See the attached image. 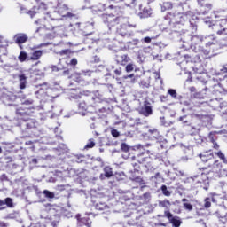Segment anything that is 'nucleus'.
Here are the masks:
<instances>
[{
  "label": "nucleus",
  "instance_id": "nucleus-1",
  "mask_svg": "<svg viewBox=\"0 0 227 227\" xmlns=\"http://www.w3.org/2000/svg\"><path fill=\"white\" fill-rule=\"evenodd\" d=\"M132 160H134L132 166L137 172L141 170V166L145 168L147 171L153 168V159L146 153H141L137 156H133Z\"/></svg>",
  "mask_w": 227,
  "mask_h": 227
},
{
  "label": "nucleus",
  "instance_id": "nucleus-2",
  "mask_svg": "<svg viewBox=\"0 0 227 227\" xmlns=\"http://www.w3.org/2000/svg\"><path fill=\"white\" fill-rule=\"evenodd\" d=\"M214 38L212 35H208L207 37L202 38L199 35H193L192 37V49L196 52H201L203 51V45L206 47H210V45H214Z\"/></svg>",
  "mask_w": 227,
  "mask_h": 227
},
{
  "label": "nucleus",
  "instance_id": "nucleus-3",
  "mask_svg": "<svg viewBox=\"0 0 227 227\" xmlns=\"http://www.w3.org/2000/svg\"><path fill=\"white\" fill-rule=\"evenodd\" d=\"M179 121H182L184 127H198L201 121H203V114H188L186 115L179 117Z\"/></svg>",
  "mask_w": 227,
  "mask_h": 227
},
{
  "label": "nucleus",
  "instance_id": "nucleus-4",
  "mask_svg": "<svg viewBox=\"0 0 227 227\" xmlns=\"http://www.w3.org/2000/svg\"><path fill=\"white\" fill-rule=\"evenodd\" d=\"M210 29L218 36L227 35V17L209 25Z\"/></svg>",
  "mask_w": 227,
  "mask_h": 227
},
{
  "label": "nucleus",
  "instance_id": "nucleus-5",
  "mask_svg": "<svg viewBox=\"0 0 227 227\" xmlns=\"http://www.w3.org/2000/svg\"><path fill=\"white\" fill-rule=\"evenodd\" d=\"M202 172L201 175H208L209 173H215V175H221V171H223V164L218 161V160L209 163L207 167H204L201 168Z\"/></svg>",
  "mask_w": 227,
  "mask_h": 227
},
{
  "label": "nucleus",
  "instance_id": "nucleus-6",
  "mask_svg": "<svg viewBox=\"0 0 227 227\" xmlns=\"http://www.w3.org/2000/svg\"><path fill=\"white\" fill-rule=\"evenodd\" d=\"M166 19H170V22H173L174 24H182L183 22L189 20V16L185 12L176 15L169 12L167 14Z\"/></svg>",
  "mask_w": 227,
  "mask_h": 227
},
{
  "label": "nucleus",
  "instance_id": "nucleus-7",
  "mask_svg": "<svg viewBox=\"0 0 227 227\" xmlns=\"http://www.w3.org/2000/svg\"><path fill=\"white\" fill-rule=\"evenodd\" d=\"M200 159L204 162V164L210 165L211 162L215 161L214 152L212 150L205 151L199 154Z\"/></svg>",
  "mask_w": 227,
  "mask_h": 227
},
{
  "label": "nucleus",
  "instance_id": "nucleus-8",
  "mask_svg": "<svg viewBox=\"0 0 227 227\" xmlns=\"http://www.w3.org/2000/svg\"><path fill=\"white\" fill-rule=\"evenodd\" d=\"M138 113L146 118H148V116H152V114H153L152 104H150L148 101H145L144 105L138 108Z\"/></svg>",
  "mask_w": 227,
  "mask_h": 227
},
{
  "label": "nucleus",
  "instance_id": "nucleus-9",
  "mask_svg": "<svg viewBox=\"0 0 227 227\" xmlns=\"http://www.w3.org/2000/svg\"><path fill=\"white\" fill-rule=\"evenodd\" d=\"M101 19L108 27H114L116 26V18L113 14H102Z\"/></svg>",
  "mask_w": 227,
  "mask_h": 227
},
{
  "label": "nucleus",
  "instance_id": "nucleus-10",
  "mask_svg": "<svg viewBox=\"0 0 227 227\" xmlns=\"http://www.w3.org/2000/svg\"><path fill=\"white\" fill-rule=\"evenodd\" d=\"M55 27L56 24L54 23V20H44L43 21V27H39L36 30V33H40L41 29H45V31H54Z\"/></svg>",
  "mask_w": 227,
  "mask_h": 227
},
{
  "label": "nucleus",
  "instance_id": "nucleus-11",
  "mask_svg": "<svg viewBox=\"0 0 227 227\" xmlns=\"http://www.w3.org/2000/svg\"><path fill=\"white\" fill-rule=\"evenodd\" d=\"M108 10H111L114 17H120L125 13V7L123 5H108Z\"/></svg>",
  "mask_w": 227,
  "mask_h": 227
},
{
  "label": "nucleus",
  "instance_id": "nucleus-12",
  "mask_svg": "<svg viewBox=\"0 0 227 227\" xmlns=\"http://www.w3.org/2000/svg\"><path fill=\"white\" fill-rule=\"evenodd\" d=\"M74 81L78 82V84L84 86L88 84V74L84 73H77L74 74Z\"/></svg>",
  "mask_w": 227,
  "mask_h": 227
},
{
  "label": "nucleus",
  "instance_id": "nucleus-13",
  "mask_svg": "<svg viewBox=\"0 0 227 227\" xmlns=\"http://www.w3.org/2000/svg\"><path fill=\"white\" fill-rule=\"evenodd\" d=\"M104 173L99 175V180H106V178H111L114 176V173L113 172V168L110 166H106L103 168Z\"/></svg>",
  "mask_w": 227,
  "mask_h": 227
},
{
  "label": "nucleus",
  "instance_id": "nucleus-14",
  "mask_svg": "<svg viewBox=\"0 0 227 227\" xmlns=\"http://www.w3.org/2000/svg\"><path fill=\"white\" fill-rule=\"evenodd\" d=\"M115 60L118 65H122L123 67H125V65H127V63L130 61V58L127 54L118 53L115 56Z\"/></svg>",
  "mask_w": 227,
  "mask_h": 227
},
{
  "label": "nucleus",
  "instance_id": "nucleus-15",
  "mask_svg": "<svg viewBox=\"0 0 227 227\" xmlns=\"http://www.w3.org/2000/svg\"><path fill=\"white\" fill-rule=\"evenodd\" d=\"M184 59L186 63H201V59L200 58V55L194 53V54H186L184 55Z\"/></svg>",
  "mask_w": 227,
  "mask_h": 227
},
{
  "label": "nucleus",
  "instance_id": "nucleus-16",
  "mask_svg": "<svg viewBox=\"0 0 227 227\" xmlns=\"http://www.w3.org/2000/svg\"><path fill=\"white\" fill-rule=\"evenodd\" d=\"M14 42L18 45H20V49H22V43H26L27 42V35L26 34H17L14 36Z\"/></svg>",
  "mask_w": 227,
  "mask_h": 227
},
{
  "label": "nucleus",
  "instance_id": "nucleus-17",
  "mask_svg": "<svg viewBox=\"0 0 227 227\" xmlns=\"http://www.w3.org/2000/svg\"><path fill=\"white\" fill-rule=\"evenodd\" d=\"M211 197H207L205 200H204V208H210L212 207V202L213 203H215V198L214 196H215V193H211L210 194Z\"/></svg>",
  "mask_w": 227,
  "mask_h": 227
},
{
  "label": "nucleus",
  "instance_id": "nucleus-18",
  "mask_svg": "<svg viewBox=\"0 0 227 227\" xmlns=\"http://www.w3.org/2000/svg\"><path fill=\"white\" fill-rule=\"evenodd\" d=\"M19 81L20 90H26V84H27V77H26V74H20Z\"/></svg>",
  "mask_w": 227,
  "mask_h": 227
},
{
  "label": "nucleus",
  "instance_id": "nucleus-19",
  "mask_svg": "<svg viewBox=\"0 0 227 227\" xmlns=\"http://www.w3.org/2000/svg\"><path fill=\"white\" fill-rule=\"evenodd\" d=\"M42 54H43V51L41 50H36L35 51L32 52V55L30 57V59L32 61H36L38 59H40V58H42Z\"/></svg>",
  "mask_w": 227,
  "mask_h": 227
},
{
  "label": "nucleus",
  "instance_id": "nucleus-20",
  "mask_svg": "<svg viewBox=\"0 0 227 227\" xmlns=\"http://www.w3.org/2000/svg\"><path fill=\"white\" fill-rule=\"evenodd\" d=\"M152 15V10L145 7L142 12L139 13L140 19H148Z\"/></svg>",
  "mask_w": 227,
  "mask_h": 227
},
{
  "label": "nucleus",
  "instance_id": "nucleus-21",
  "mask_svg": "<svg viewBox=\"0 0 227 227\" xmlns=\"http://www.w3.org/2000/svg\"><path fill=\"white\" fill-rule=\"evenodd\" d=\"M16 114L17 116H20L21 118H26L29 116V114H27V111L26 108L19 107L16 109Z\"/></svg>",
  "mask_w": 227,
  "mask_h": 227
},
{
  "label": "nucleus",
  "instance_id": "nucleus-22",
  "mask_svg": "<svg viewBox=\"0 0 227 227\" xmlns=\"http://www.w3.org/2000/svg\"><path fill=\"white\" fill-rule=\"evenodd\" d=\"M59 56H66L67 58H71L72 54H74V51L70 49L62 50L58 52Z\"/></svg>",
  "mask_w": 227,
  "mask_h": 227
},
{
  "label": "nucleus",
  "instance_id": "nucleus-23",
  "mask_svg": "<svg viewBox=\"0 0 227 227\" xmlns=\"http://www.w3.org/2000/svg\"><path fill=\"white\" fill-rule=\"evenodd\" d=\"M169 223L174 227H180V224H182V221H180V217L178 216H174Z\"/></svg>",
  "mask_w": 227,
  "mask_h": 227
},
{
  "label": "nucleus",
  "instance_id": "nucleus-24",
  "mask_svg": "<svg viewBox=\"0 0 227 227\" xmlns=\"http://www.w3.org/2000/svg\"><path fill=\"white\" fill-rule=\"evenodd\" d=\"M118 33L121 36H128V35H129V31H127V26H121L120 29H118Z\"/></svg>",
  "mask_w": 227,
  "mask_h": 227
},
{
  "label": "nucleus",
  "instance_id": "nucleus-25",
  "mask_svg": "<svg viewBox=\"0 0 227 227\" xmlns=\"http://www.w3.org/2000/svg\"><path fill=\"white\" fill-rule=\"evenodd\" d=\"M215 155H216L220 160H223V162H227L226 155H224L223 151L218 150L217 152H215Z\"/></svg>",
  "mask_w": 227,
  "mask_h": 227
},
{
  "label": "nucleus",
  "instance_id": "nucleus-26",
  "mask_svg": "<svg viewBox=\"0 0 227 227\" xmlns=\"http://www.w3.org/2000/svg\"><path fill=\"white\" fill-rule=\"evenodd\" d=\"M96 210H107L108 207L106 205V202H98L95 205Z\"/></svg>",
  "mask_w": 227,
  "mask_h": 227
},
{
  "label": "nucleus",
  "instance_id": "nucleus-27",
  "mask_svg": "<svg viewBox=\"0 0 227 227\" xmlns=\"http://www.w3.org/2000/svg\"><path fill=\"white\" fill-rule=\"evenodd\" d=\"M131 182H135L136 184H139V185H144L145 180L141 176H132L130 177Z\"/></svg>",
  "mask_w": 227,
  "mask_h": 227
},
{
  "label": "nucleus",
  "instance_id": "nucleus-28",
  "mask_svg": "<svg viewBox=\"0 0 227 227\" xmlns=\"http://www.w3.org/2000/svg\"><path fill=\"white\" fill-rule=\"evenodd\" d=\"M159 207H161L162 208H168V207H171V202L168 200H160Z\"/></svg>",
  "mask_w": 227,
  "mask_h": 227
},
{
  "label": "nucleus",
  "instance_id": "nucleus-29",
  "mask_svg": "<svg viewBox=\"0 0 227 227\" xmlns=\"http://www.w3.org/2000/svg\"><path fill=\"white\" fill-rule=\"evenodd\" d=\"M81 223H82V224H84L87 227H91V219H90V217H83L81 218Z\"/></svg>",
  "mask_w": 227,
  "mask_h": 227
},
{
  "label": "nucleus",
  "instance_id": "nucleus-30",
  "mask_svg": "<svg viewBox=\"0 0 227 227\" xmlns=\"http://www.w3.org/2000/svg\"><path fill=\"white\" fill-rule=\"evenodd\" d=\"M19 61H20V63H24V61H26V59H27V53L24 52V51H20L19 57H18Z\"/></svg>",
  "mask_w": 227,
  "mask_h": 227
},
{
  "label": "nucleus",
  "instance_id": "nucleus-31",
  "mask_svg": "<svg viewBox=\"0 0 227 227\" xmlns=\"http://www.w3.org/2000/svg\"><path fill=\"white\" fill-rule=\"evenodd\" d=\"M4 205H6L9 208H13V200L10 197L6 198L4 200Z\"/></svg>",
  "mask_w": 227,
  "mask_h": 227
},
{
  "label": "nucleus",
  "instance_id": "nucleus-32",
  "mask_svg": "<svg viewBox=\"0 0 227 227\" xmlns=\"http://www.w3.org/2000/svg\"><path fill=\"white\" fill-rule=\"evenodd\" d=\"M25 121H27L26 123V127L27 129H33V127H35V121L29 118L27 119H23Z\"/></svg>",
  "mask_w": 227,
  "mask_h": 227
},
{
  "label": "nucleus",
  "instance_id": "nucleus-33",
  "mask_svg": "<svg viewBox=\"0 0 227 227\" xmlns=\"http://www.w3.org/2000/svg\"><path fill=\"white\" fill-rule=\"evenodd\" d=\"M160 189L164 196H171V192L168 190V186H166V184L161 185Z\"/></svg>",
  "mask_w": 227,
  "mask_h": 227
},
{
  "label": "nucleus",
  "instance_id": "nucleus-34",
  "mask_svg": "<svg viewBox=\"0 0 227 227\" xmlns=\"http://www.w3.org/2000/svg\"><path fill=\"white\" fill-rule=\"evenodd\" d=\"M208 139L210 141V143H215L218 139L217 135H215V133L210 132L208 134Z\"/></svg>",
  "mask_w": 227,
  "mask_h": 227
},
{
  "label": "nucleus",
  "instance_id": "nucleus-35",
  "mask_svg": "<svg viewBox=\"0 0 227 227\" xmlns=\"http://www.w3.org/2000/svg\"><path fill=\"white\" fill-rule=\"evenodd\" d=\"M43 194H44L45 198H49L50 200H52L54 198V192L49 190H44L43 192Z\"/></svg>",
  "mask_w": 227,
  "mask_h": 227
},
{
  "label": "nucleus",
  "instance_id": "nucleus-36",
  "mask_svg": "<svg viewBox=\"0 0 227 227\" xmlns=\"http://www.w3.org/2000/svg\"><path fill=\"white\" fill-rule=\"evenodd\" d=\"M163 217H166L167 219H168L169 223L170 221L175 217L173 216V214H171V212L169 210H165L164 211V215Z\"/></svg>",
  "mask_w": 227,
  "mask_h": 227
},
{
  "label": "nucleus",
  "instance_id": "nucleus-37",
  "mask_svg": "<svg viewBox=\"0 0 227 227\" xmlns=\"http://www.w3.org/2000/svg\"><path fill=\"white\" fill-rule=\"evenodd\" d=\"M125 0H109V6H120V3H123Z\"/></svg>",
  "mask_w": 227,
  "mask_h": 227
},
{
  "label": "nucleus",
  "instance_id": "nucleus-38",
  "mask_svg": "<svg viewBox=\"0 0 227 227\" xmlns=\"http://www.w3.org/2000/svg\"><path fill=\"white\" fill-rule=\"evenodd\" d=\"M183 207L184 208H185V210H188L189 212L192 211L193 207L192 206L191 203H183Z\"/></svg>",
  "mask_w": 227,
  "mask_h": 227
},
{
  "label": "nucleus",
  "instance_id": "nucleus-39",
  "mask_svg": "<svg viewBox=\"0 0 227 227\" xmlns=\"http://www.w3.org/2000/svg\"><path fill=\"white\" fill-rule=\"evenodd\" d=\"M95 146V141L93 138L90 139L87 145H85V148H93Z\"/></svg>",
  "mask_w": 227,
  "mask_h": 227
},
{
  "label": "nucleus",
  "instance_id": "nucleus-40",
  "mask_svg": "<svg viewBox=\"0 0 227 227\" xmlns=\"http://www.w3.org/2000/svg\"><path fill=\"white\" fill-rule=\"evenodd\" d=\"M168 95L172 97L173 98H176V90L175 89H169L168 90Z\"/></svg>",
  "mask_w": 227,
  "mask_h": 227
},
{
  "label": "nucleus",
  "instance_id": "nucleus-41",
  "mask_svg": "<svg viewBox=\"0 0 227 227\" xmlns=\"http://www.w3.org/2000/svg\"><path fill=\"white\" fill-rule=\"evenodd\" d=\"M111 134L113 137H120V131L117 129H112Z\"/></svg>",
  "mask_w": 227,
  "mask_h": 227
},
{
  "label": "nucleus",
  "instance_id": "nucleus-42",
  "mask_svg": "<svg viewBox=\"0 0 227 227\" xmlns=\"http://www.w3.org/2000/svg\"><path fill=\"white\" fill-rule=\"evenodd\" d=\"M34 102L35 101L33 99H27L23 101L22 104L23 106H33Z\"/></svg>",
  "mask_w": 227,
  "mask_h": 227
},
{
  "label": "nucleus",
  "instance_id": "nucleus-43",
  "mask_svg": "<svg viewBox=\"0 0 227 227\" xmlns=\"http://www.w3.org/2000/svg\"><path fill=\"white\" fill-rule=\"evenodd\" d=\"M134 71V65L132 64H128L126 66V72H133Z\"/></svg>",
  "mask_w": 227,
  "mask_h": 227
},
{
  "label": "nucleus",
  "instance_id": "nucleus-44",
  "mask_svg": "<svg viewBox=\"0 0 227 227\" xmlns=\"http://www.w3.org/2000/svg\"><path fill=\"white\" fill-rule=\"evenodd\" d=\"M219 74H224L223 77H226V74H227V66H223L221 70H220V73Z\"/></svg>",
  "mask_w": 227,
  "mask_h": 227
},
{
  "label": "nucleus",
  "instance_id": "nucleus-45",
  "mask_svg": "<svg viewBox=\"0 0 227 227\" xmlns=\"http://www.w3.org/2000/svg\"><path fill=\"white\" fill-rule=\"evenodd\" d=\"M215 102H216V104H219V102H217V98H215V100H211L210 106H211V107H213V109H217V107H218L217 105H214V104H215Z\"/></svg>",
  "mask_w": 227,
  "mask_h": 227
},
{
  "label": "nucleus",
  "instance_id": "nucleus-46",
  "mask_svg": "<svg viewBox=\"0 0 227 227\" xmlns=\"http://www.w3.org/2000/svg\"><path fill=\"white\" fill-rule=\"evenodd\" d=\"M220 223H222L223 224H227V215L225 216H222L220 217Z\"/></svg>",
  "mask_w": 227,
  "mask_h": 227
},
{
  "label": "nucleus",
  "instance_id": "nucleus-47",
  "mask_svg": "<svg viewBox=\"0 0 227 227\" xmlns=\"http://www.w3.org/2000/svg\"><path fill=\"white\" fill-rule=\"evenodd\" d=\"M121 148L122 152H129V145H127V144H121Z\"/></svg>",
  "mask_w": 227,
  "mask_h": 227
},
{
  "label": "nucleus",
  "instance_id": "nucleus-48",
  "mask_svg": "<svg viewBox=\"0 0 227 227\" xmlns=\"http://www.w3.org/2000/svg\"><path fill=\"white\" fill-rule=\"evenodd\" d=\"M78 61H77V59H72L69 62V65L71 67H75L77 65Z\"/></svg>",
  "mask_w": 227,
  "mask_h": 227
},
{
  "label": "nucleus",
  "instance_id": "nucleus-49",
  "mask_svg": "<svg viewBox=\"0 0 227 227\" xmlns=\"http://www.w3.org/2000/svg\"><path fill=\"white\" fill-rule=\"evenodd\" d=\"M193 97H194V98H203V94H201L200 92H195L194 94H193Z\"/></svg>",
  "mask_w": 227,
  "mask_h": 227
},
{
  "label": "nucleus",
  "instance_id": "nucleus-50",
  "mask_svg": "<svg viewBox=\"0 0 227 227\" xmlns=\"http://www.w3.org/2000/svg\"><path fill=\"white\" fill-rule=\"evenodd\" d=\"M212 145H213L212 148L214 150H219L220 145H219V144H217V141L216 142H212Z\"/></svg>",
  "mask_w": 227,
  "mask_h": 227
},
{
  "label": "nucleus",
  "instance_id": "nucleus-51",
  "mask_svg": "<svg viewBox=\"0 0 227 227\" xmlns=\"http://www.w3.org/2000/svg\"><path fill=\"white\" fill-rule=\"evenodd\" d=\"M206 8H207V11H204L203 13H208V12H210V10H212V4H206Z\"/></svg>",
  "mask_w": 227,
  "mask_h": 227
},
{
  "label": "nucleus",
  "instance_id": "nucleus-52",
  "mask_svg": "<svg viewBox=\"0 0 227 227\" xmlns=\"http://www.w3.org/2000/svg\"><path fill=\"white\" fill-rule=\"evenodd\" d=\"M154 178H155V180H159V179L162 178V175H160V173L157 172L154 175Z\"/></svg>",
  "mask_w": 227,
  "mask_h": 227
},
{
  "label": "nucleus",
  "instance_id": "nucleus-53",
  "mask_svg": "<svg viewBox=\"0 0 227 227\" xmlns=\"http://www.w3.org/2000/svg\"><path fill=\"white\" fill-rule=\"evenodd\" d=\"M4 200H0V210H3V208H4Z\"/></svg>",
  "mask_w": 227,
  "mask_h": 227
},
{
  "label": "nucleus",
  "instance_id": "nucleus-54",
  "mask_svg": "<svg viewBox=\"0 0 227 227\" xmlns=\"http://www.w3.org/2000/svg\"><path fill=\"white\" fill-rule=\"evenodd\" d=\"M144 42H145V43H150V42H152V38H150V37H145V38H144Z\"/></svg>",
  "mask_w": 227,
  "mask_h": 227
},
{
  "label": "nucleus",
  "instance_id": "nucleus-55",
  "mask_svg": "<svg viewBox=\"0 0 227 227\" xmlns=\"http://www.w3.org/2000/svg\"><path fill=\"white\" fill-rule=\"evenodd\" d=\"M189 90L191 93H196V87H190Z\"/></svg>",
  "mask_w": 227,
  "mask_h": 227
},
{
  "label": "nucleus",
  "instance_id": "nucleus-56",
  "mask_svg": "<svg viewBox=\"0 0 227 227\" xmlns=\"http://www.w3.org/2000/svg\"><path fill=\"white\" fill-rule=\"evenodd\" d=\"M114 74H115V75H121V70L116 69V70L114 71Z\"/></svg>",
  "mask_w": 227,
  "mask_h": 227
},
{
  "label": "nucleus",
  "instance_id": "nucleus-57",
  "mask_svg": "<svg viewBox=\"0 0 227 227\" xmlns=\"http://www.w3.org/2000/svg\"><path fill=\"white\" fill-rule=\"evenodd\" d=\"M63 74L64 75H70V70L67 69V70L63 71Z\"/></svg>",
  "mask_w": 227,
  "mask_h": 227
},
{
  "label": "nucleus",
  "instance_id": "nucleus-58",
  "mask_svg": "<svg viewBox=\"0 0 227 227\" xmlns=\"http://www.w3.org/2000/svg\"><path fill=\"white\" fill-rule=\"evenodd\" d=\"M134 76V74H131L129 76H125L124 79H129V77H133Z\"/></svg>",
  "mask_w": 227,
  "mask_h": 227
},
{
  "label": "nucleus",
  "instance_id": "nucleus-59",
  "mask_svg": "<svg viewBox=\"0 0 227 227\" xmlns=\"http://www.w3.org/2000/svg\"><path fill=\"white\" fill-rule=\"evenodd\" d=\"M153 133L159 134V131L157 129L153 130Z\"/></svg>",
  "mask_w": 227,
  "mask_h": 227
},
{
  "label": "nucleus",
  "instance_id": "nucleus-60",
  "mask_svg": "<svg viewBox=\"0 0 227 227\" xmlns=\"http://www.w3.org/2000/svg\"><path fill=\"white\" fill-rule=\"evenodd\" d=\"M34 15H36V12H32V13H31V17H34Z\"/></svg>",
  "mask_w": 227,
  "mask_h": 227
},
{
  "label": "nucleus",
  "instance_id": "nucleus-61",
  "mask_svg": "<svg viewBox=\"0 0 227 227\" xmlns=\"http://www.w3.org/2000/svg\"><path fill=\"white\" fill-rule=\"evenodd\" d=\"M183 203H185L187 201V199H182Z\"/></svg>",
  "mask_w": 227,
  "mask_h": 227
},
{
  "label": "nucleus",
  "instance_id": "nucleus-62",
  "mask_svg": "<svg viewBox=\"0 0 227 227\" xmlns=\"http://www.w3.org/2000/svg\"><path fill=\"white\" fill-rule=\"evenodd\" d=\"M223 91H224V93H227V89L223 88Z\"/></svg>",
  "mask_w": 227,
  "mask_h": 227
},
{
  "label": "nucleus",
  "instance_id": "nucleus-63",
  "mask_svg": "<svg viewBox=\"0 0 227 227\" xmlns=\"http://www.w3.org/2000/svg\"><path fill=\"white\" fill-rule=\"evenodd\" d=\"M0 153H3V149L0 147Z\"/></svg>",
  "mask_w": 227,
  "mask_h": 227
},
{
  "label": "nucleus",
  "instance_id": "nucleus-64",
  "mask_svg": "<svg viewBox=\"0 0 227 227\" xmlns=\"http://www.w3.org/2000/svg\"><path fill=\"white\" fill-rule=\"evenodd\" d=\"M151 145L150 144H146V146H150Z\"/></svg>",
  "mask_w": 227,
  "mask_h": 227
}]
</instances>
